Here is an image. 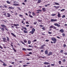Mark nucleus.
I'll return each instance as SVG.
<instances>
[{
	"mask_svg": "<svg viewBox=\"0 0 67 67\" xmlns=\"http://www.w3.org/2000/svg\"><path fill=\"white\" fill-rule=\"evenodd\" d=\"M1 27H2V28L1 29L2 31H3V32L4 31V28H5V30H6L7 31H8V28L7 27V26L3 24H1Z\"/></svg>",
	"mask_w": 67,
	"mask_h": 67,
	"instance_id": "obj_1",
	"label": "nucleus"
},
{
	"mask_svg": "<svg viewBox=\"0 0 67 67\" xmlns=\"http://www.w3.org/2000/svg\"><path fill=\"white\" fill-rule=\"evenodd\" d=\"M51 40H52V41H53V43H56L57 42V39H56L54 37L52 38Z\"/></svg>",
	"mask_w": 67,
	"mask_h": 67,
	"instance_id": "obj_2",
	"label": "nucleus"
},
{
	"mask_svg": "<svg viewBox=\"0 0 67 67\" xmlns=\"http://www.w3.org/2000/svg\"><path fill=\"white\" fill-rule=\"evenodd\" d=\"M35 31V29L33 28L32 30V31H30L29 32V33H31V34L33 35V34H34V32Z\"/></svg>",
	"mask_w": 67,
	"mask_h": 67,
	"instance_id": "obj_3",
	"label": "nucleus"
},
{
	"mask_svg": "<svg viewBox=\"0 0 67 67\" xmlns=\"http://www.w3.org/2000/svg\"><path fill=\"white\" fill-rule=\"evenodd\" d=\"M54 25L55 26H57V27H60V25L57 23L54 24Z\"/></svg>",
	"mask_w": 67,
	"mask_h": 67,
	"instance_id": "obj_4",
	"label": "nucleus"
},
{
	"mask_svg": "<svg viewBox=\"0 0 67 67\" xmlns=\"http://www.w3.org/2000/svg\"><path fill=\"white\" fill-rule=\"evenodd\" d=\"M53 54V52L50 51L49 52V53L47 55V56H50L51 55H52Z\"/></svg>",
	"mask_w": 67,
	"mask_h": 67,
	"instance_id": "obj_5",
	"label": "nucleus"
},
{
	"mask_svg": "<svg viewBox=\"0 0 67 67\" xmlns=\"http://www.w3.org/2000/svg\"><path fill=\"white\" fill-rule=\"evenodd\" d=\"M57 21V19H52L51 20V22H56Z\"/></svg>",
	"mask_w": 67,
	"mask_h": 67,
	"instance_id": "obj_6",
	"label": "nucleus"
},
{
	"mask_svg": "<svg viewBox=\"0 0 67 67\" xmlns=\"http://www.w3.org/2000/svg\"><path fill=\"white\" fill-rule=\"evenodd\" d=\"M2 39L3 40V42H7V41H6V40H7V39H6V38H2Z\"/></svg>",
	"mask_w": 67,
	"mask_h": 67,
	"instance_id": "obj_7",
	"label": "nucleus"
},
{
	"mask_svg": "<svg viewBox=\"0 0 67 67\" xmlns=\"http://www.w3.org/2000/svg\"><path fill=\"white\" fill-rule=\"evenodd\" d=\"M13 5H14V6H20V5L19 4L14 3L13 4Z\"/></svg>",
	"mask_w": 67,
	"mask_h": 67,
	"instance_id": "obj_8",
	"label": "nucleus"
},
{
	"mask_svg": "<svg viewBox=\"0 0 67 67\" xmlns=\"http://www.w3.org/2000/svg\"><path fill=\"white\" fill-rule=\"evenodd\" d=\"M48 50L47 49L45 51V53L46 55H47V54H48Z\"/></svg>",
	"mask_w": 67,
	"mask_h": 67,
	"instance_id": "obj_9",
	"label": "nucleus"
},
{
	"mask_svg": "<svg viewBox=\"0 0 67 67\" xmlns=\"http://www.w3.org/2000/svg\"><path fill=\"white\" fill-rule=\"evenodd\" d=\"M59 31L61 32V33H64V31L63 29L60 30Z\"/></svg>",
	"mask_w": 67,
	"mask_h": 67,
	"instance_id": "obj_10",
	"label": "nucleus"
},
{
	"mask_svg": "<svg viewBox=\"0 0 67 67\" xmlns=\"http://www.w3.org/2000/svg\"><path fill=\"white\" fill-rule=\"evenodd\" d=\"M53 7H54V8H55V9H58L59 8V6H53Z\"/></svg>",
	"mask_w": 67,
	"mask_h": 67,
	"instance_id": "obj_11",
	"label": "nucleus"
},
{
	"mask_svg": "<svg viewBox=\"0 0 67 67\" xmlns=\"http://www.w3.org/2000/svg\"><path fill=\"white\" fill-rule=\"evenodd\" d=\"M43 64L44 65H49V63L47 62H45L43 63Z\"/></svg>",
	"mask_w": 67,
	"mask_h": 67,
	"instance_id": "obj_12",
	"label": "nucleus"
},
{
	"mask_svg": "<svg viewBox=\"0 0 67 67\" xmlns=\"http://www.w3.org/2000/svg\"><path fill=\"white\" fill-rule=\"evenodd\" d=\"M58 18H60L61 17V15L59 13H58Z\"/></svg>",
	"mask_w": 67,
	"mask_h": 67,
	"instance_id": "obj_13",
	"label": "nucleus"
},
{
	"mask_svg": "<svg viewBox=\"0 0 67 67\" xmlns=\"http://www.w3.org/2000/svg\"><path fill=\"white\" fill-rule=\"evenodd\" d=\"M13 25H14V26H19V24H14Z\"/></svg>",
	"mask_w": 67,
	"mask_h": 67,
	"instance_id": "obj_14",
	"label": "nucleus"
},
{
	"mask_svg": "<svg viewBox=\"0 0 67 67\" xmlns=\"http://www.w3.org/2000/svg\"><path fill=\"white\" fill-rule=\"evenodd\" d=\"M11 34H12V35L14 36V37H16V35H14V34L13 33H11Z\"/></svg>",
	"mask_w": 67,
	"mask_h": 67,
	"instance_id": "obj_15",
	"label": "nucleus"
},
{
	"mask_svg": "<svg viewBox=\"0 0 67 67\" xmlns=\"http://www.w3.org/2000/svg\"><path fill=\"white\" fill-rule=\"evenodd\" d=\"M42 11H44V12H45V11H46V8L44 7L42 8Z\"/></svg>",
	"mask_w": 67,
	"mask_h": 67,
	"instance_id": "obj_16",
	"label": "nucleus"
},
{
	"mask_svg": "<svg viewBox=\"0 0 67 67\" xmlns=\"http://www.w3.org/2000/svg\"><path fill=\"white\" fill-rule=\"evenodd\" d=\"M54 3H55V4H54L53 5H59V4L58 3L55 2Z\"/></svg>",
	"mask_w": 67,
	"mask_h": 67,
	"instance_id": "obj_17",
	"label": "nucleus"
},
{
	"mask_svg": "<svg viewBox=\"0 0 67 67\" xmlns=\"http://www.w3.org/2000/svg\"><path fill=\"white\" fill-rule=\"evenodd\" d=\"M27 51H33V49H30V48H27Z\"/></svg>",
	"mask_w": 67,
	"mask_h": 67,
	"instance_id": "obj_18",
	"label": "nucleus"
},
{
	"mask_svg": "<svg viewBox=\"0 0 67 67\" xmlns=\"http://www.w3.org/2000/svg\"><path fill=\"white\" fill-rule=\"evenodd\" d=\"M8 9H14V7H9Z\"/></svg>",
	"mask_w": 67,
	"mask_h": 67,
	"instance_id": "obj_19",
	"label": "nucleus"
},
{
	"mask_svg": "<svg viewBox=\"0 0 67 67\" xmlns=\"http://www.w3.org/2000/svg\"><path fill=\"white\" fill-rule=\"evenodd\" d=\"M20 43H22L23 44H24V45H25V44L24 43L23 41H20Z\"/></svg>",
	"mask_w": 67,
	"mask_h": 67,
	"instance_id": "obj_20",
	"label": "nucleus"
},
{
	"mask_svg": "<svg viewBox=\"0 0 67 67\" xmlns=\"http://www.w3.org/2000/svg\"><path fill=\"white\" fill-rule=\"evenodd\" d=\"M6 2L7 3H8V4H11V2L9 1H6Z\"/></svg>",
	"mask_w": 67,
	"mask_h": 67,
	"instance_id": "obj_21",
	"label": "nucleus"
},
{
	"mask_svg": "<svg viewBox=\"0 0 67 67\" xmlns=\"http://www.w3.org/2000/svg\"><path fill=\"white\" fill-rule=\"evenodd\" d=\"M41 2V0H38V2H37V3H40Z\"/></svg>",
	"mask_w": 67,
	"mask_h": 67,
	"instance_id": "obj_22",
	"label": "nucleus"
},
{
	"mask_svg": "<svg viewBox=\"0 0 67 67\" xmlns=\"http://www.w3.org/2000/svg\"><path fill=\"white\" fill-rule=\"evenodd\" d=\"M7 38V40L8 42H9V38L8 37H6Z\"/></svg>",
	"mask_w": 67,
	"mask_h": 67,
	"instance_id": "obj_23",
	"label": "nucleus"
},
{
	"mask_svg": "<svg viewBox=\"0 0 67 67\" xmlns=\"http://www.w3.org/2000/svg\"><path fill=\"white\" fill-rule=\"evenodd\" d=\"M7 17H10V14L9 13H7Z\"/></svg>",
	"mask_w": 67,
	"mask_h": 67,
	"instance_id": "obj_24",
	"label": "nucleus"
},
{
	"mask_svg": "<svg viewBox=\"0 0 67 67\" xmlns=\"http://www.w3.org/2000/svg\"><path fill=\"white\" fill-rule=\"evenodd\" d=\"M44 48V47H42V46H41V47H40L39 48V49H43V48Z\"/></svg>",
	"mask_w": 67,
	"mask_h": 67,
	"instance_id": "obj_25",
	"label": "nucleus"
},
{
	"mask_svg": "<svg viewBox=\"0 0 67 67\" xmlns=\"http://www.w3.org/2000/svg\"><path fill=\"white\" fill-rule=\"evenodd\" d=\"M32 14H33V16H35L36 15V14H35V13L34 12H32Z\"/></svg>",
	"mask_w": 67,
	"mask_h": 67,
	"instance_id": "obj_26",
	"label": "nucleus"
},
{
	"mask_svg": "<svg viewBox=\"0 0 67 67\" xmlns=\"http://www.w3.org/2000/svg\"><path fill=\"white\" fill-rule=\"evenodd\" d=\"M28 44H30L31 43V41H30V40L28 41Z\"/></svg>",
	"mask_w": 67,
	"mask_h": 67,
	"instance_id": "obj_27",
	"label": "nucleus"
},
{
	"mask_svg": "<svg viewBox=\"0 0 67 67\" xmlns=\"http://www.w3.org/2000/svg\"><path fill=\"white\" fill-rule=\"evenodd\" d=\"M24 41V43H26L27 41V40H23Z\"/></svg>",
	"mask_w": 67,
	"mask_h": 67,
	"instance_id": "obj_28",
	"label": "nucleus"
},
{
	"mask_svg": "<svg viewBox=\"0 0 67 67\" xmlns=\"http://www.w3.org/2000/svg\"><path fill=\"white\" fill-rule=\"evenodd\" d=\"M53 26H51L49 28V29H53Z\"/></svg>",
	"mask_w": 67,
	"mask_h": 67,
	"instance_id": "obj_29",
	"label": "nucleus"
},
{
	"mask_svg": "<svg viewBox=\"0 0 67 67\" xmlns=\"http://www.w3.org/2000/svg\"><path fill=\"white\" fill-rule=\"evenodd\" d=\"M29 17H30V18H33V16H32V15H31V14H29Z\"/></svg>",
	"mask_w": 67,
	"mask_h": 67,
	"instance_id": "obj_30",
	"label": "nucleus"
},
{
	"mask_svg": "<svg viewBox=\"0 0 67 67\" xmlns=\"http://www.w3.org/2000/svg\"><path fill=\"white\" fill-rule=\"evenodd\" d=\"M23 51H26V49L25 48H23L22 49Z\"/></svg>",
	"mask_w": 67,
	"mask_h": 67,
	"instance_id": "obj_31",
	"label": "nucleus"
},
{
	"mask_svg": "<svg viewBox=\"0 0 67 67\" xmlns=\"http://www.w3.org/2000/svg\"><path fill=\"white\" fill-rule=\"evenodd\" d=\"M13 49L14 50L15 52H16V50L15 49H14V48H13Z\"/></svg>",
	"mask_w": 67,
	"mask_h": 67,
	"instance_id": "obj_32",
	"label": "nucleus"
},
{
	"mask_svg": "<svg viewBox=\"0 0 67 67\" xmlns=\"http://www.w3.org/2000/svg\"><path fill=\"white\" fill-rule=\"evenodd\" d=\"M4 7L5 8H8V6L5 5H4Z\"/></svg>",
	"mask_w": 67,
	"mask_h": 67,
	"instance_id": "obj_33",
	"label": "nucleus"
},
{
	"mask_svg": "<svg viewBox=\"0 0 67 67\" xmlns=\"http://www.w3.org/2000/svg\"><path fill=\"white\" fill-rule=\"evenodd\" d=\"M42 30H43L44 31V30H46V28H45V27H43L42 28Z\"/></svg>",
	"mask_w": 67,
	"mask_h": 67,
	"instance_id": "obj_34",
	"label": "nucleus"
},
{
	"mask_svg": "<svg viewBox=\"0 0 67 67\" xmlns=\"http://www.w3.org/2000/svg\"><path fill=\"white\" fill-rule=\"evenodd\" d=\"M65 17H66V16H65V15H63L62 16V18H65Z\"/></svg>",
	"mask_w": 67,
	"mask_h": 67,
	"instance_id": "obj_35",
	"label": "nucleus"
},
{
	"mask_svg": "<svg viewBox=\"0 0 67 67\" xmlns=\"http://www.w3.org/2000/svg\"><path fill=\"white\" fill-rule=\"evenodd\" d=\"M37 11H40V12H42V10L41 9H39L37 10Z\"/></svg>",
	"mask_w": 67,
	"mask_h": 67,
	"instance_id": "obj_36",
	"label": "nucleus"
},
{
	"mask_svg": "<svg viewBox=\"0 0 67 67\" xmlns=\"http://www.w3.org/2000/svg\"><path fill=\"white\" fill-rule=\"evenodd\" d=\"M24 33H27V31H26L25 30H24Z\"/></svg>",
	"mask_w": 67,
	"mask_h": 67,
	"instance_id": "obj_37",
	"label": "nucleus"
},
{
	"mask_svg": "<svg viewBox=\"0 0 67 67\" xmlns=\"http://www.w3.org/2000/svg\"><path fill=\"white\" fill-rule=\"evenodd\" d=\"M19 16L21 17V18H23V15L21 14H20L19 15Z\"/></svg>",
	"mask_w": 67,
	"mask_h": 67,
	"instance_id": "obj_38",
	"label": "nucleus"
},
{
	"mask_svg": "<svg viewBox=\"0 0 67 67\" xmlns=\"http://www.w3.org/2000/svg\"><path fill=\"white\" fill-rule=\"evenodd\" d=\"M39 26L40 27H44V26L42 25H40Z\"/></svg>",
	"mask_w": 67,
	"mask_h": 67,
	"instance_id": "obj_39",
	"label": "nucleus"
},
{
	"mask_svg": "<svg viewBox=\"0 0 67 67\" xmlns=\"http://www.w3.org/2000/svg\"><path fill=\"white\" fill-rule=\"evenodd\" d=\"M62 35L64 37H65V34H64V33H63L62 34Z\"/></svg>",
	"mask_w": 67,
	"mask_h": 67,
	"instance_id": "obj_40",
	"label": "nucleus"
},
{
	"mask_svg": "<svg viewBox=\"0 0 67 67\" xmlns=\"http://www.w3.org/2000/svg\"><path fill=\"white\" fill-rule=\"evenodd\" d=\"M23 29H24V30H25L26 31L27 30V29H26V27H23Z\"/></svg>",
	"mask_w": 67,
	"mask_h": 67,
	"instance_id": "obj_41",
	"label": "nucleus"
},
{
	"mask_svg": "<svg viewBox=\"0 0 67 67\" xmlns=\"http://www.w3.org/2000/svg\"><path fill=\"white\" fill-rule=\"evenodd\" d=\"M0 62H1V63H4V62L0 59Z\"/></svg>",
	"mask_w": 67,
	"mask_h": 67,
	"instance_id": "obj_42",
	"label": "nucleus"
},
{
	"mask_svg": "<svg viewBox=\"0 0 67 67\" xmlns=\"http://www.w3.org/2000/svg\"><path fill=\"white\" fill-rule=\"evenodd\" d=\"M63 50H61V51H60V53H63Z\"/></svg>",
	"mask_w": 67,
	"mask_h": 67,
	"instance_id": "obj_43",
	"label": "nucleus"
},
{
	"mask_svg": "<svg viewBox=\"0 0 67 67\" xmlns=\"http://www.w3.org/2000/svg\"><path fill=\"white\" fill-rule=\"evenodd\" d=\"M55 64H51V65L52 66H55Z\"/></svg>",
	"mask_w": 67,
	"mask_h": 67,
	"instance_id": "obj_44",
	"label": "nucleus"
},
{
	"mask_svg": "<svg viewBox=\"0 0 67 67\" xmlns=\"http://www.w3.org/2000/svg\"><path fill=\"white\" fill-rule=\"evenodd\" d=\"M61 63H62V62L60 61L59 62V65H61Z\"/></svg>",
	"mask_w": 67,
	"mask_h": 67,
	"instance_id": "obj_45",
	"label": "nucleus"
},
{
	"mask_svg": "<svg viewBox=\"0 0 67 67\" xmlns=\"http://www.w3.org/2000/svg\"><path fill=\"white\" fill-rule=\"evenodd\" d=\"M53 28L54 29H55V30L56 29V27L55 26H53Z\"/></svg>",
	"mask_w": 67,
	"mask_h": 67,
	"instance_id": "obj_46",
	"label": "nucleus"
},
{
	"mask_svg": "<svg viewBox=\"0 0 67 67\" xmlns=\"http://www.w3.org/2000/svg\"><path fill=\"white\" fill-rule=\"evenodd\" d=\"M63 47H66V44H63Z\"/></svg>",
	"mask_w": 67,
	"mask_h": 67,
	"instance_id": "obj_47",
	"label": "nucleus"
},
{
	"mask_svg": "<svg viewBox=\"0 0 67 67\" xmlns=\"http://www.w3.org/2000/svg\"><path fill=\"white\" fill-rule=\"evenodd\" d=\"M51 15L52 16H55L56 15V14H52Z\"/></svg>",
	"mask_w": 67,
	"mask_h": 67,
	"instance_id": "obj_48",
	"label": "nucleus"
},
{
	"mask_svg": "<svg viewBox=\"0 0 67 67\" xmlns=\"http://www.w3.org/2000/svg\"><path fill=\"white\" fill-rule=\"evenodd\" d=\"M38 21H39V22H40L41 21H42V20H38Z\"/></svg>",
	"mask_w": 67,
	"mask_h": 67,
	"instance_id": "obj_49",
	"label": "nucleus"
},
{
	"mask_svg": "<svg viewBox=\"0 0 67 67\" xmlns=\"http://www.w3.org/2000/svg\"><path fill=\"white\" fill-rule=\"evenodd\" d=\"M66 62V60H65V59H63V63H64V62Z\"/></svg>",
	"mask_w": 67,
	"mask_h": 67,
	"instance_id": "obj_50",
	"label": "nucleus"
},
{
	"mask_svg": "<svg viewBox=\"0 0 67 67\" xmlns=\"http://www.w3.org/2000/svg\"><path fill=\"white\" fill-rule=\"evenodd\" d=\"M10 11L12 13H13V11H11L10 10Z\"/></svg>",
	"mask_w": 67,
	"mask_h": 67,
	"instance_id": "obj_51",
	"label": "nucleus"
},
{
	"mask_svg": "<svg viewBox=\"0 0 67 67\" xmlns=\"http://www.w3.org/2000/svg\"><path fill=\"white\" fill-rule=\"evenodd\" d=\"M34 24H37V22L35 21V22H34Z\"/></svg>",
	"mask_w": 67,
	"mask_h": 67,
	"instance_id": "obj_52",
	"label": "nucleus"
},
{
	"mask_svg": "<svg viewBox=\"0 0 67 67\" xmlns=\"http://www.w3.org/2000/svg\"><path fill=\"white\" fill-rule=\"evenodd\" d=\"M0 48H1V49H3V47L1 45H0Z\"/></svg>",
	"mask_w": 67,
	"mask_h": 67,
	"instance_id": "obj_53",
	"label": "nucleus"
},
{
	"mask_svg": "<svg viewBox=\"0 0 67 67\" xmlns=\"http://www.w3.org/2000/svg\"><path fill=\"white\" fill-rule=\"evenodd\" d=\"M3 65L4 66H7V64H5V63H3Z\"/></svg>",
	"mask_w": 67,
	"mask_h": 67,
	"instance_id": "obj_54",
	"label": "nucleus"
},
{
	"mask_svg": "<svg viewBox=\"0 0 67 67\" xmlns=\"http://www.w3.org/2000/svg\"><path fill=\"white\" fill-rule=\"evenodd\" d=\"M48 33L49 34H52V32H48Z\"/></svg>",
	"mask_w": 67,
	"mask_h": 67,
	"instance_id": "obj_55",
	"label": "nucleus"
},
{
	"mask_svg": "<svg viewBox=\"0 0 67 67\" xmlns=\"http://www.w3.org/2000/svg\"><path fill=\"white\" fill-rule=\"evenodd\" d=\"M37 41V40H36L35 39V40H33V42H36Z\"/></svg>",
	"mask_w": 67,
	"mask_h": 67,
	"instance_id": "obj_56",
	"label": "nucleus"
},
{
	"mask_svg": "<svg viewBox=\"0 0 67 67\" xmlns=\"http://www.w3.org/2000/svg\"><path fill=\"white\" fill-rule=\"evenodd\" d=\"M27 66V65H23V67H25L26 66Z\"/></svg>",
	"mask_w": 67,
	"mask_h": 67,
	"instance_id": "obj_57",
	"label": "nucleus"
},
{
	"mask_svg": "<svg viewBox=\"0 0 67 67\" xmlns=\"http://www.w3.org/2000/svg\"><path fill=\"white\" fill-rule=\"evenodd\" d=\"M41 46L42 47H44V46H45V44H44L43 45Z\"/></svg>",
	"mask_w": 67,
	"mask_h": 67,
	"instance_id": "obj_58",
	"label": "nucleus"
},
{
	"mask_svg": "<svg viewBox=\"0 0 67 67\" xmlns=\"http://www.w3.org/2000/svg\"><path fill=\"white\" fill-rule=\"evenodd\" d=\"M29 26H30V25H26V27H29Z\"/></svg>",
	"mask_w": 67,
	"mask_h": 67,
	"instance_id": "obj_59",
	"label": "nucleus"
},
{
	"mask_svg": "<svg viewBox=\"0 0 67 67\" xmlns=\"http://www.w3.org/2000/svg\"><path fill=\"white\" fill-rule=\"evenodd\" d=\"M65 9H62V10H61L60 11H65Z\"/></svg>",
	"mask_w": 67,
	"mask_h": 67,
	"instance_id": "obj_60",
	"label": "nucleus"
},
{
	"mask_svg": "<svg viewBox=\"0 0 67 67\" xmlns=\"http://www.w3.org/2000/svg\"><path fill=\"white\" fill-rule=\"evenodd\" d=\"M26 24H29V22L28 21H27L26 22Z\"/></svg>",
	"mask_w": 67,
	"mask_h": 67,
	"instance_id": "obj_61",
	"label": "nucleus"
},
{
	"mask_svg": "<svg viewBox=\"0 0 67 67\" xmlns=\"http://www.w3.org/2000/svg\"><path fill=\"white\" fill-rule=\"evenodd\" d=\"M29 54H30V55L32 54V53L31 52H29Z\"/></svg>",
	"mask_w": 67,
	"mask_h": 67,
	"instance_id": "obj_62",
	"label": "nucleus"
},
{
	"mask_svg": "<svg viewBox=\"0 0 67 67\" xmlns=\"http://www.w3.org/2000/svg\"><path fill=\"white\" fill-rule=\"evenodd\" d=\"M64 54L65 55H67V53H64Z\"/></svg>",
	"mask_w": 67,
	"mask_h": 67,
	"instance_id": "obj_63",
	"label": "nucleus"
},
{
	"mask_svg": "<svg viewBox=\"0 0 67 67\" xmlns=\"http://www.w3.org/2000/svg\"><path fill=\"white\" fill-rule=\"evenodd\" d=\"M46 42H49V40H46Z\"/></svg>",
	"mask_w": 67,
	"mask_h": 67,
	"instance_id": "obj_64",
	"label": "nucleus"
}]
</instances>
